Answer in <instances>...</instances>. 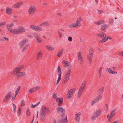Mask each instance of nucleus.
Returning <instances> with one entry per match:
<instances>
[{
	"mask_svg": "<svg viewBox=\"0 0 123 123\" xmlns=\"http://www.w3.org/2000/svg\"><path fill=\"white\" fill-rule=\"evenodd\" d=\"M14 26V24L12 23L6 25V28L9 32L13 34H18L19 33H23L25 31V29L22 26H19L17 29H12V27Z\"/></svg>",
	"mask_w": 123,
	"mask_h": 123,
	"instance_id": "obj_1",
	"label": "nucleus"
},
{
	"mask_svg": "<svg viewBox=\"0 0 123 123\" xmlns=\"http://www.w3.org/2000/svg\"><path fill=\"white\" fill-rule=\"evenodd\" d=\"M57 112L60 117L62 118L65 115V109L62 107H58L57 108Z\"/></svg>",
	"mask_w": 123,
	"mask_h": 123,
	"instance_id": "obj_2",
	"label": "nucleus"
},
{
	"mask_svg": "<svg viewBox=\"0 0 123 123\" xmlns=\"http://www.w3.org/2000/svg\"><path fill=\"white\" fill-rule=\"evenodd\" d=\"M86 81H83L81 84L77 94V97L78 98H79L80 97L83 90L86 86Z\"/></svg>",
	"mask_w": 123,
	"mask_h": 123,
	"instance_id": "obj_3",
	"label": "nucleus"
},
{
	"mask_svg": "<svg viewBox=\"0 0 123 123\" xmlns=\"http://www.w3.org/2000/svg\"><path fill=\"white\" fill-rule=\"evenodd\" d=\"M53 98L57 102V105L58 106H61L63 103L62 98H60L57 97L56 94L54 93L53 95Z\"/></svg>",
	"mask_w": 123,
	"mask_h": 123,
	"instance_id": "obj_4",
	"label": "nucleus"
},
{
	"mask_svg": "<svg viewBox=\"0 0 123 123\" xmlns=\"http://www.w3.org/2000/svg\"><path fill=\"white\" fill-rule=\"evenodd\" d=\"M71 71V69H69L66 72L63 80L62 82V83L63 84H65L68 80L70 77Z\"/></svg>",
	"mask_w": 123,
	"mask_h": 123,
	"instance_id": "obj_5",
	"label": "nucleus"
},
{
	"mask_svg": "<svg viewBox=\"0 0 123 123\" xmlns=\"http://www.w3.org/2000/svg\"><path fill=\"white\" fill-rule=\"evenodd\" d=\"M116 109H114L112 111L110 114L107 115V117L108 119V122H110L111 121L113 117L116 114Z\"/></svg>",
	"mask_w": 123,
	"mask_h": 123,
	"instance_id": "obj_6",
	"label": "nucleus"
},
{
	"mask_svg": "<svg viewBox=\"0 0 123 123\" xmlns=\"http://www.w3.org/2000/svg\"><path fill=\"white\" fill-rule=\"evenodd\" d=\"M57 73L58 78L56 82V85H57L59 83L62 78L61 75L62 74V72L61 71L60 66H58L57 68Z\"/></svg>",
	"mask_w": 123,
	"mask_h": 123,
	"instance_id": "obj_7",
	"label": "nucleus"
},
{
	"mask_svg": "<svg viewBox=\"0 0 123 123\" xmlns=\"http://www.w3.org/2000/svg\"><path fill=\"white\" fill-rule=\"evenodd\" d=\"M82 53L80 52H79L77 54V62L80 64L82 63L83 61V58L82 56Z\"/></svg>",
	"mask_w": 123,
	"mask_h": 123,
	"instance_id": "obj_8",
	"label": "nucleus"
},
{
	"mask_svg": "<svg viewBox=\"0 0 123 123\" xmlns=\"http://www.w3.org/2000/svg\"><path fill=\"white\" fill-rule=\"evenodd\" d=\"M33 36L35 37L37 42L38 43H41L43 42V40L40 37L39 35L38 34L35 33Z\"/></svg>",
	"mask_w": 123,
	"mask_h": 123,
	"instance_id": "obj_9",
	"label": "nucleus"
},
{
	"mask_svg": "<svg viewBox=\"0 0 123 123\" xmlns=\"http://www.w3.org/2000/svg\"><path fill=\"white\" fill-rule=\"evenodd\" d=\"M35 7L34 6H31L28 11L29 14L31 15L33 14L35 12Z\"/></svg>",
	"mask_w": 123,
	"mask_h": 123,
	"instance_id": "obj_10",
	"label": "nucleus"
},
{
	"mask_svg": "<svg viewBox=\"0 0 123 123\" xmlns=\"http://www.w3.org/2000/svg\"><path fill=\"white\" fill-rule=\"evenodd\" d=\"M76 90L75 89H73L69 90L68 92L67 95L68 98L69 99L72 97V94Z\"/></svg>",
	"mask_w": 123,
	"mask_h": 123,
	"instance_id": "obj_11",
	"label": "nucleus"
},
{
	"mask_svg": "<svg viewBox=\"0 0 123 123\" xmlns=\"http://www.w3.org/2000/svg\"><path fill=\"white\" fill-rule=\"evenodd\" d=\"M13 73L16 74L18 77H21L22 76L25 75V72H20V71H13Z\"/></svg>",
	"mask_w": 123,
	"mask_h": 123,
	"instance_id": "obj_12",
	"label": "nucleus"
},
{
	"mask_svg": "<svg viewBox=\"0 0 123 123\" xmlns=\"http://www.w3.org/2000/svg\"><path fill=\"white\" fill-rule=\"evenodd\" d=\"M28 40L26 38H25L22 40L20 43V48H23L25 44L28 42Z\"/></svg>",
	"mask_w": 123,
	"mask_h": 123,
	"instance_id": "obj_13",
	"label": "nucleus"
},
{
	"mask_svg": "<svg viewBox=\"0 0 123 123\" xmlns=\"http://www.w3.org/2000/svg\"><path fill=\"white\" fill-rule=\"evenodd\" d=\"M81 116V113L80 112L76 113L74 116V119L76 122L78 123L79 121Z\"/></svg>",
	"mask_w": 123,
	"mask_h": 123,
	"instance_id": "obj_14",
	"label": "nucleus"
},
{
	"mask_svg": "<svg viewBox=\"0 0 123 123\" xmlns=\"http://www.w3.org/2000/svg\"><path fill=\"white\" fill-rule=\"evenodd\" d=\"M48 111L49 110L48 108L44 106H43L42 108L40 113L42 114L46 115V114L48 112Z\"/></svg>",
	"mask_w": 123,
	"mask_h": 123,
	"instance_id": "obj_15",
	"label": "nucleus"
},
{
	"mask_svg": "<svg viewBox=\"0 0 123 123\" xmlns=\"http://www.w3.org/2000/svg\"><path fill=\"white\" fill-rule=\"evenodd\" d=\"M13 9L8 7H7L6 9V12L8 15H11Z\"/></svg>",
	"mask_w": 123,
	"mask_h": 123,
	"instance_id": "obj_16",
	"label": "nucleus"
},
{
	"mask_svg": "<svg viewBox=\"0 0 123 123\" xmlns=\"http://www.w3.org/2000/svg\"><path fill=\"white\" fill-rule=\"evenodd\" d=\"M97 35L101 38H102L104 39L106 37V34L103 32H101L98 33L97 34Z\"/></svg>",
	"mask_w": 123,
	"mask_h": 123,
	"instance_id": "obj_17",
	"label": "nucleus"
},
{
	"mask_svg": "<svg viewBox=\"0 0 123 123\" xmlns=\"http://www.w3.org/2000/svg\"><path fill=\"white\" fill-rule=\"evenodd\" d=\"M24 66L23 65H19L13 71H20L21 69H22L24 67Z\"/></svg>",
	"mask_w": 123,
	"mask_h": 123,
	"instance_id": "obj_18",
	"label": "nucleus"
},
{
	"mask_svg": "<svg viewBox=\"0 0 123 123\" xmlns=\"http://www.w3.org/2000/svg\"><path fill=\"white\" fill-rule=\"evenodd\" d=\"M23 4V2H19L14 4L12 7L15 8H19Z\"/></svg>",
	"mask_w": 123,
	"mask_h": 123,
	"instance_id": "obj_19",
	"label": "nucleus"
},
{
	"mask_svg": "<svg viewBox=\"0 0 123 123\" xmlns=\"http://www.w3.org/2000/svg\"><path fill=\"white\" fill-rule=\"evenodd\" d=\"M82 20V18L80 17H79L77 19L75 23L78 26V27H80L81 26V24L80 23Z\"/></svg>",
	"mask_w": 123,
	"mask_h": 123,
	"instance_id": "obj_20",
	"label": "nucleus"
},
{
	"mask_svg": "<svg viewBox=\"0 0 123 123\" xmlns=\"http://www.w3.org/2000/svg\"><path fill=\"white\" fill-rule=\"evenodd\" d=\"M63 63L64 64V66L65 67L69 68L72 66L71 64L68 62H67L65 61L63 62Z\"/></svg>",
	"mask_w": 123,
	"mask_h": 123,
	"instance_id": "obj_21",
	"label": "nucleus"
},
{
	"mask_svg": "<svg viewBox=\"0 0 123 123\" xmlns=\"http://www.w3.org/2000/svg\"><path fill=\"white\" fill-rule=\"evenodd\" d=\"M59 122L60 123H67L68 122L67 116H66L64 118L60 119L59 120Z\"/></svg>",
	"mask_w": 123,
	"mask_h": 123,
	"instance_id": "obj_22",
	"label": "nucleus"
},
{
	"mask_svg": "<svg viewBox=\"0 0 123 123\" xmlns=\"http://www.w3.org/2000/svg\"><path fill=\"white\" fill-rule=\"evenodd\" d=\"M108 26L107 25L103 24L101 25V29L104 31H105L108 28Z\"/></svg>",
	"mask_w": 123,
	"mask_h": 123,
	"instance_id": "obj_23",
	"label": "nucleus"
},
{
	"mask_svg": "<svg viewBox=\"0 0 123 123\" xmlns=\"http://www.w3.org/2000/svg\"><path fill=\"white\" fill-rule=\"evenodd\" d=\"M108 39L111 40L112 39V38L110 37L109 36H108L107 37L106 36L105 38L104 39H103L101 40L100 41V42L101 43H103L106 41Z\"/></svg>",
	"mask_w": 123,
	"mask_h": 123,
	"instance_id": "obj_24",
	"label": "nucleus"
},
{
	"mask_svg": "<svg viewBox=\"0 0 123 123\" xmlns=\"http://www.w3.org/2000/svg\"><path fill=\"white\" fill-rule=\"evenodd\" d=\"M69 28L78 27V26L75 22H74L70 24L69 25Z\"/></svg>",
	"mask_w": 123,
	"mask_h": 123,
	"instance_id": "obj_25",
	"label": "nucleus"
},
{
	"mask_svg": "<svg viewBox=\"0 0 123 123\" xmlns=\"http://www.w3.org/2000/svg\"><path fill=\"white\" fill-rule=\"evenodd\" d=\"M102 113V111L100 110H96L94 113V114L98 117Z\"/></svg>",
	"mask_w": 123,
	"mask_h": 123,
	"instance_id": "obj_26",
	"label": "nucleus"
},
{
	"mask_svg": "<svg viewBox=\"0 0 123 123\" xmlns=\"http://www.w3.org/2000/svg\"><path fill=\"white\" fill-rule=\"evenodd\" d=\"M107 70L109 73L110 74H117V72H116L113 71L112 70L109 68H107Z\"/></svg>",
	"mask_w": 123,
	"mask_h": 123,
	"instance_id": "obj_27",
	"label": "nucleus"
},
{
	"mask_svg": "<svg viewBox=\"0 0 123 123\" xmlns=\"http://www.w3.org/2000/svg\"><path fill=\"white\" fill-rule=\"evenodd\" d=\"M49 25V24L48 21H45L43 22L40 25V26H48Z\"/></svg>",
	"mask_w": 123,
	"mask_h": 123,
	"instance_id": "obj_28",
	"label": "nucleus"
},
{
	"mask_svg": "<svg viewBox=\"0 0 123 123\" xmlns=\"http://www.w3.org/2000/svg\"><path fill=\"white\" fill-rule=\"evenodd\" d=\"M42 53L41 51H39L37 54V59L38 60L42 57Z\"/></svg>",
	"mask_w": 123,
	"mask_h": 123,
	"instance_id": "obj_29",
	"label": "nucleus"
},
{
	"mask_svg": "<svg viewBox=\"0 0 123 123\" xmlns=\"http://www.w3.org/2000/svg\"><path fill=\"white\" fill-rule=\"evenodd\" d=\"M46 47L47 49L49 51H52L54 49L53 47L50 45H46Z\"/></svg>",
	"mask_w": 123,
	"mask_h": 123,
	"instance_id": "obj_30",
	"label": "nucleus"
},
{
	"mask_svg": "<svg viewBox=\"0 0 123 123\" xmlns=\"http://www.w3.org/2000/svg\"><path fill=\"white\" fill-rule=\"evenodd\" d=\"M21 87V86H19L16 89L15 92V96H16V95L18 94Z\"/></svg>",
	"mask_w": 123,
	"mask_h": 123,
	"instance_id": "obj_31",
	"label": "nucleus"
},
{
	"mask_svg": "<svg viewBox=\"0 0 123 123\" xmlns=\"http://www.w3.org/2000/svg\"><path fill=\"white\" fill-rule=\"evenodd\" d=\"M40 103V102H38L37 103L33 105L32 103H31V106L30 107L31 108H34L37 106Z\"/></svg>",
	"mask_w": 123,
	"mask_h": 123,
	"instance_id": "obj_32",
	"label": "nucleus"
},
{
	"mask_svg": "<svg viewBox=\"0 0 123 123\" xmlns=\"http://www.w3.org/2000/svg\"><path fill=\"white\" fill-rule=\"evenodd\" d=\"M98 102L97 99L95 98L91 103V104L92 106H93L95 103Z\"/></svg>",
	"mask_w": 123,
	"mask_h": 123,
	"instance_id": "obj_33",
	"label": "nucleus"
},
{
	"mask_svg": "<svg viewBox=\"0 0 123 123\" xmlns=\"http://www.w3.org/2000/svg\"><path fill=\"white\" fill-rule=\"evenodd\" d=\"M93 49L92 48H91L89 50L88 55L93 56Z\"/></svg>",
	"mask_w": 123,
	"mask_h": 123,
	"instance_id": "obj_34",
	"label": "nucleus"
},
{
	"mask_svg": "<svg viewBox=\"0 0 123 123\" xmlns=\"http://www.w3.org/2000/svg\"><path fill=\"white\" fill-rule=\"evenodd\" d=\"M98 117L95 115L94 114L91 118V120L93 122H94L96 119Z\"/></svg>",
	"mask_w": 123,
	"mask_h": 123,
	"instance_id": "obj_35",
	"label": "nucleus"
},
{
	"mask_svg": "<svg viewBox=\"0 0 123 123\" xmlns=\"http://www.w3.org/2000/svg\"><path fill=\"white\" fill-rule=\"evenodd\" d=\"M30 27L31 29L35 31L36 30L37 26L33 25H32L30 26Z\"/></svg>",
	"mask_w": 123,
	"mask_h": 123,
	"instance_id": "obj_36",
	"label": "nucleus"
},
{
	"mask_svg": "<svg viewBox=\"0 0 123 123\" xmlns=\"http://www.w3.org/2000/svg\"><path fill=\"white\" fill-rule=\"evenodd\" d=\"M45 115L42 114L40 113V117L41 120L42 121H44L45 118Z\"/></svg>",
	"mask_w": 123,
	"mask_h": 123,
	"instance_id": "obj_37",
	"label": "nucleus"
},
{
	"mask_svg": "<svg viewBox=\"0 0 123 123\" xmlns=\"http://www.w3.org/2000/svg\"><path fill=\"white\" fill-rule=\"evenodd\" d=\"M11 93L10 92H9L5 97V98H6L8 99H9L11 97Z\"/></svg>",
	"mask_w": 123,
	"mask_h": 123,
	"instance_id": "obj_38",
	"label": "nucleus"
},
{
	"mask_svg": "<svg viewBox=\"0 0 123 123\" xmlns=\"http://www.w3.org/2000/svg\"><path fill=\"white\" fill-rule=\"evenodd\" d=\"M104 23V21H103L101 20L99 21L96 22L95 23V24L97 25H98L99 26L100 25Z\"/></svg>",
	"mask_w": 123,
	"mask_h": 123,
	"instance_id": "obj_39",
	"label": "nucleus"
},
{
	"mask_svg": "<svg viewBox=\"0 0 123 123\" xmlns=\"http://www.w3.org/2000/svg\"><path fill=\"white\" fill-rule=\"evenodd\" d=\"M102 68V67H101L98 71L99 76V77L100 78L101 77V76Z\"/></svg>",
	"mask_w": 123,
	"mask_h": 123,
	"instance_id": "obj_40",
	"label": "nucleus"
},
{
	"mask_svg": "<svg viewBox=\"0 0 123 123\" xmlns=\"http://www.w3.org/2000/svg\"><path fill=\"white\" fill-rule=\"evenodd\" d=\"M93 57V56L88 55L87 56V59L88 60V61L91 62Z\"/></svg>",
	"mask_w": 123,
	"mask_h": 123,
	"instance_id": "obj_41",
	"label": "nucleus"
},
{
	"mask_svg": "<svg viewBox=\"0 0 123 123\" xmlns=\"http://www.w3.org/2000/svg\"><path fill=\"white\" fill-rule=\"evenodd\" d=\"M12 106L13 109V111L14 113H15L16 110V105L14 104H12Z\"/></svg>",
	"mask_w": 123,
	"mask_h": 123,
	"instance_id": "obj_42",
	"label": "nucleus"
},
{
	"mask_svg": "<svg viewBox=\"0 0 123 123\" xmlns=\"http://www.w3.org/2000/svg\"><path fill=\"white\" fill-rule=\"evenodd\" d=\"M26 114L28 116H29L30 115L31 112L30 111L29 109L28 108H27V109Z\"/></svg>",
	"mask_w": 123,
	"mask_h": 123,
	"instance_id": "obj_43",
	"label": "nucleus"
},
{
	"mask_svg": "<svg viewBox=\"0 0 123 123\" xmlns=\"http://www.w3.org/2000/svg\"><path fill=\"white\" fill-rule=\"evenodd\" d=\"M35 92L39 90L40 88V86H37L33 88Z\"/></svg>",
	"mask_w": 123,
	"mask_h": 123,
	"instance_id": "obj_44",
	"label": "nucleus"
},
{
	"mask_svg": "<svg viewBox=\"0 0 123 123\" xmlns=\"http://www.w3.org/2000/svg\"><path fill=\"white\" fill-rule=\"evenodd\" d=\"M21 106L22 107L24 106L26 104L24 100H22L21 102Z\"/></svg>",
	"mask_w": 123,
	"mask_h": 123,
	"instance_id": "obj_45",
	"label": "nucleus"
},
{
	"mask_svg": "<svg viewBox=\"0 0 123 123\" xmlns=\"http://www.w3.org/2000/svg\"><path fill=\"white\" fill-rule=\"evenodd\" d=\"M29 44H26L24 47H23V48L22 51H25L28 48V46H29Z\"/></svg>",
	"mask_w": 123,
	"mask_h": 123,
	"instance_id": "obj_46",
	"label": "nucleus"
},
{
	"mask_svg": "<svg viewBox=\"0 0 123 123\" xmlns=\"http://www.w3.org/2000/svg\"><path fill=\"white\" fill-rule=\"evenodd\" d=\"M63 51L62 50H60L58 53L57 56L58 57H59L62 55V54L63 53Z\"/></svg>",
	"mask_w": 123,
	"mask_h": 123,
	"instance_id": "obj_47",
	"label": "nucleus"
},
{
	"mask_svg": "<svg viewBox=\"0 0 123 123\" xmlns=\"http://www.w3.org/2000/svg\"><path fill=\"white\" fill-rule=\"evenodd\" d=\"M6 23V21H3L0 22V27L4 26Z\"/></svg>",
	"mask_w": 123,
	"mask_h": 123,
	"instance_id": "obj_48",
	"label": "nucleus"
},
{
	"mask_svg": "<svg viewBox=\"0 0 123 123\" xmlns=\"http://www.w3.org/2000/svg\"><path fill=\"white\" fill-rule=\"evenodd\" d=\"M41 26H37L36 28V30L37 31H42L43 28L41 27Z\"/></svg>",
	"mask_w": 123,
	"mask_h": 123,
	"instance_id": "obj_49",
	"label": "nucleus"
},
{
	"mask_svg": "<svg viewBox=\"0 0 123 123\" xmlns=\"http://www.w3.org/2000/svg\"><path fill=\"white\" fill-rule=\"evenodd\" d=\"M28 91L30 93H31L35 92L33 88L30 89L28 90Z\"/></svg>",
	"mask_w": 123,
	"mask_h": 123,
	"instance_id": "obj_50",
	"label": "nucleus"
},
{
	"mask_svg": "<svg viewBox=\"0 0 123 123\" xmlns=\"http://www.w3.org/2000/svg\"><path fill=\"white\" fill-rule=\"evenodd\" d=\"M104 88L103 87H101L99 90V91L101 93H102L104 90Z\"/></svg>",
	"mask_w": 123,
	"mask_h": 123,
	"instance_id": "obj_51",
	"label": "nucleus"
},
{
	"mask_svg": "<svg viewBox=\"0 0 123 123\" xmlns=\"http://www.w3.org/2000/svg\"><path fill=\"white\" fill-rule=\"evenodd\" d=\"M102 98V96L101 95H99L98 97H97L96 98L99 101L100 100H101Z\"/></svg>",
	"mask_w": 123,
	"mask_h": 123,
	"instance_id": "obj_52",
	"label": "nucleus"
},
{
	"mask_svg": "<svg viewBox=\"0 0 123 123\" xmlns=\"http://www.w3.org/2000/svg\"><path fill=\"white\" fill-rule=\"evenodd\" d=\"M97 10L99 14H101L103 12V11L101 10L98 9Z\"/></svg>",
	"mask_w": 123,
	"mask_h": 123,
	"instance_id": "obj_53",
	"label": "nucleus"
},
{
	"mask_svg": "<svg viewBox=\"0 0 123 123\" xmlns=\"http://www.w3.org/2000/svg\"><path fill=\"white\" fill-rule=\"evenodd\" d=\"M18 112L19 114V116L21 113V109L20 108H19L18 110Z\"/></svg>",
	"mask_w": 123,
	"mask_h": 123,
	"instance_id": "obj_54",
	"label": "nucleus"
},
{
	"mask_svg": "<svg viewBox=\"0 0 123 123\" xmlns=\"http://www.w3.org/2000/svg\"><path fill=\"white\" fill-rule=\"evenodd\" d=\"M68 40L69 41L71 42L72 40V38L71 37H68Z\"/></svg>",
	"mask_w": 123,
	"mask_h": 123,
	"instance_id": "obj_55",
	"label": "nucleus"
},
{
	"mask_svg": "<svg viewBox=\"0 0 123 123\" xmlns=\"http://www.w3.org/2000/svg\"><path fill=\"white\" fill-rule=\"evenodd\" d=\"M8 99L6 98H5L3 100V102H6L8 101Z\"/></svg>",
	"mask_w": 123,
	"mask_h": 123,
	"instance_id": "obj_56",
	"label": "nucleus"
},
{
	"mask_svg": "<svg viewBox=\"0 0 123 123\" xmlns=\"http://www.w3.org/2000/svg\"><path fill=\"white\" fill-rule=\"evenodd\" d=\"M105 107L106 110H108V105L107 104H106L105 105Z\"/></svg>",
	"mask_w": 123,
	"mask_h": 123,
	"instance_id": "obj_57",
	"label": "nucleus"
},
{
	"mask_svg": "<svg viewBox=\"0 0 123 123\" xmlns=\"http://www.w3.org/2000/svg\"><path fill=\"white\" fill-rule=\"evenodd\" d=\"M58 34L60 37V38H62V34L60 33L59 32Z\"/></svg>",
	"mask_w": 123,
	"mask_h": 123,
	"instance_id": "obj_58",
	"label": "nucleus"
},
{
	"mask_svg": "<svg viewBox=\"0 0 123 123\" xmlns=\"http://www.w3.org/2000/svg\"><path fill=\"white\" fill-rule=\"evenodd\" d=\"M4 39L6 41H7L8 40V39L7 37H3Z\"/></svg>",
	"mask_w": 123,
	"mask_h": 123,
	"instance_id": "obj_59",
	"label": "nucleus"
},
{
	"mask_svg": "<svg viewBox=\"0 0 123 123\" xmlns=\"http://www.w3.org/2000/svg\"><path fill=\"white\" fill-rule=\"evenodd\" d=\"M53 123H57V121L55 119H54L53 120Z\"/></svg>",
	"mask_w": 123,
	"mask_h": 123,
	"instance_id": "obj_60",
	"label": "nucleus"
},
{
	"mask_svg": "<svg viewBox=\"0 0 123 123\" xmlns=\"http://www.w3.org/2000/svg\"><path fill=\"white\" fill-rule=\"evenodd\" d=\"M113 22V19H111L110 20V22L111 23H112Z\"/></svg>",
	"mask_w": 123,
	"mask_h": 123,
	"instance_id": "obj_61",
	"label": "nucleus"
},
{
	"mask_svg": "<svg viewBox=\"0 0 123 123\" xmlns=\"http://www.w3.org/2000/svg\"><path fill=\"white\" fill-rule=\"evenodd\" d=\"M120 54L122 56H123V51L120 53Z\"/></svg>",
	"mask_w": 123,
	"mask_h": 123,
	"instance_id": "obj_62",
	"label": "nucleus"
},
{
	"mask_svg": "<svg viewBox=\"0 0 123 123\" xmlns=\"http://www.w3.org/2000/svg\"><path fill=\"white\" fill-rule=\"evenodd\" d=\"M116 68V67H113L112 68V70H115Z\"/></svg>",
	"mask_w": 123,
	"mask_h": 123,
	"instance_id": "obj_63",
	"label": "nucleus"
},
{
	"mask_svg": "<svg viewBox=\"0 0 123 123\" xmlns=\"http://www.w3.org/2000/svg\"><path fill=\"white\" fill-rule=\"evenodd\" d=\"M118 121H116L113 122L112 123H118Z\"/></svg>",
	"mask_w": 123,
	"mask_h": 123,
	"instance_id": "obj_64",
	"label": "nucleus"
}]
</instances>
